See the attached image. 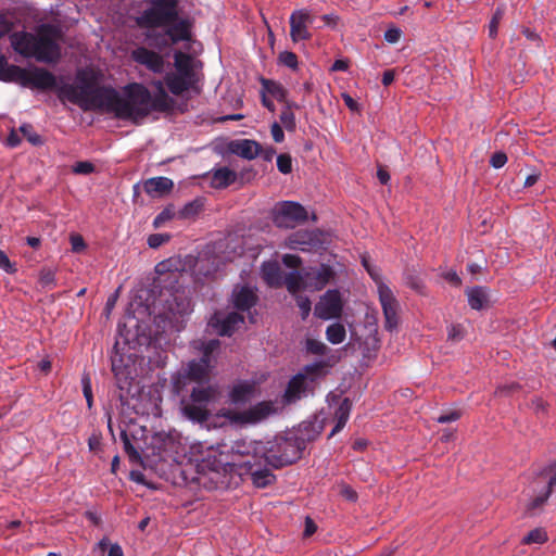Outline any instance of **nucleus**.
Masks as SVG:
<instances>
[{
	"mask_svg": "<svg viewBox=\"0 0 556 556\" xmlns=\"http://www.w3.org/2000/svg\"><path fill=\"white\" fill-rule=\"evenodd\" d=\"M154 96L141 84H129L125 87V98L121 97L118 118L137 122L153 111L165 112L170 109L173 100L167 94L164 83L156 80L153 84Z\"/></svg>",
	"mask_w": 556,
	"mask_h": 556,
	"instance_id": "1",
	"label": "nucleus"
},
{
	"mask_svg": "<svg viewBox=\"0 0 556 556\" xmlns=\"http://www.w3.org/2000/svg\"><path fill=\"white\" fill-rule=\"evenodd\" d=\"M59 31L52 26L43 25L37 35L15 33L11 36V43L16 52L35 58L39 62L54 63L61 56L59 46Z\"/></svg>",
	"mask_w": 556,
	"mask_h": 556,
	"instance_id": "2",
	"label": "nucleus"
},
{
	"mask_svg": "<svg viewBox=\"0 0 556 556\" xmlns=\"http://www.w3.org/2000/svg\"><path fill=\"white\" fill-rule=\"evenodd\" d=\"M85 72L78 73L80 85L73 88L71 100L78 104L83 110H98L105 113H112L118 117L121 105V96L110 87H98L85 79Z\"/></svg>",
	"mask_w": 556,
	"mask_h": 556,
	"instance_id": "3",
	"label": "nucleus"
},
{
	"mask_svg": "<svg viewBox=\"0 0 556 556\" xmlns=\"http://www.w3.org/2000/svg\"><path fill=\"white\" fill-rule=\"evenodd\" d=\"M218 397L219 388L216 384H198L188 395L180 397L179 412L194 424H204L211 417L210 404Z\"/></svg>",
	"mask_w": 556,
	"mask_h": 556,
	"instance_id": "4",
	"label": "nucleus"
},
{
	"mask_svg": "<svg viewBox=\"0 0 556 556\" xmlns=\"http://www.w3.org/2000/svg\"><path fill=\"white\" fill-rule=\"evenodd\" d=\"M333 278V269L328 265L321 264L303 273L293 271L288 274L285 278V285L290 293L296 294L302 290H323Z\"/></svg>",
	"mask_w": 556,
	"mask_h": 556,
	"instance_id": "5",
	"label": "nucleus"
},
{
	"mask_svg": "<svg viewBox=\"0 0 556 556\" xmlns=\"http://www.w3.org/2000/svg\"><path fill=\"white\" fill-rule=\"evenodd\" d=\"M218 340H211L204 345L202 357L199 361L189 362L185 372L178 375L173 380L174 393L179 395L182 392L187 379L197 382L198 384H204L203 382L210 379V374L213 368L211 354L218 348Z\"/></svg>",
	"mask_w": 556,
	"mask_h": 556,
	"instance_id": "6",
	"label": "nucleus"
},
{
	"mask_svg": "<svg viewBox=\"0 0 556 556\" xmlns=\"http://www.w3.org/2000/svg\"><path fill=\"white\" fill-rule=\"evenodd\" d=\"M5 77L10 81L34 89L47 90L54 88L56 85L54 75L40 67L23 68L11 65L5 71Z\"/></svg>",
	"mask_w": 556,
	"mask_h": 556,
	"instance_id": "7",
	"label": "nucleus"
},
{
	"mask_svg": "<svg viewBox=\"0 0 556 556\" xmlns=\"http://www.w3.org/2000/svg\"><path fill=\"white\" fill-rule=\"evenodd\" d=\"M268 448V465L280 468L296 462L304 448L303 441L296 438H279L273 442H265Z\"/></svg>",
	"mask_w": 556,
	"mask_h": 556,
	"instance_id": "8",
	"label": "nucleus"
},
{
	"mask_svg": "<svg viewBox=\"0 0 556 556\" xmlns=\"http://www.w3.org/2000/svg\"><path fill=\"white\" fill-rule=\"evenodd\" d=\"M363 265L377 283L379 302L386 319V328L392 331L399 324V302L392 290L381 281L378 271L369 266L366 257H363Z\"/></svg>",
	"mask_w": 556,
	"mask_h": 556,
	"instance_id": "9",
	"label": "nucleus"
},
{
	"mask_svg": "<svg viewBox=\"0 0 556 556\" xmlns=\"http://www.w3.org/2000/svg\"><path fill=\"white\" fill-rule=\"evenodd\" d=\"M270 402H260L245 410L220 408L215 414L216 419L224 418L229 425H252L257 424L274 413Z\"/></svg>",
	"mask_w": 556,
	"mask_h": 556,
	"instance_id": "10",
	"label": "nucleus"
},
{
	"mask_svg": "<svg viewBox=\"0 0 556 556\" xmlns=\"http://www.w3.org/2000/svg\"><path fill=\"white\" fill-rule=\"evenodd\" d=\"M307 211L296 202L283 201L273 210V222L279 228L291 229L307 219Z\"/></svg>",
	"mask_w": 556,
	"mask_h": 556,
	"instance_id": "11",
	"label": "nucleus"
},
{
	"mask_svg": "<svg viewBox=\"0 0 556 556\" xmlns=\"http://www.w3.org/2000/svg\"><path fill=\"white\" fill-rule=\"evenodd\" d=\"M189 456L190 460L197 465L199 472H219L218 443L216 445H206L202 442L193 443L190 445Z\"/></svg>",
	"mask_w": 556,
	"mask_h": 556,
	"instance_id": "12",
	"label": "nucleus"
},
{
	"mask_svg": "<svg viewBox=\"0 0 556 556\" xmlns=\"http://www.w3.org/2000/svg\"><path fill=\"white\" fill-rule=\"evenodd\" d=\"M344 302L337 289L326 291L316 303L314 314L323 320L337 319L342 316Z\"/></svg>",
	"mask_w": 556,
	"mask_h": 556,
	"instance_id": "13",
	"label": "nucleus"
},
{
	"mask_svg": "<svg viewBox=\"0 0 556 556\" xmlns=\"http://www.w3.org/2000/svg\"><path fill=\"white\" fill-rule=\"evenodd\" d=\"M177 16V10L153 4L152 8L144 10L136 22L140 27L154 28L174 23Z\"/></svg>",
	"mask_w": 556,
	"mask_h": 556,
	"instance_id": "14",
	"label": "nucleus"
},
{
	"mask_svg": "<svg viewBox=\"0 0 556 556\" xmlns=\"http://www.w3.org/2000/svg\"><path fill=\"white\" fill-rule=\"evenodd\" d=\"M290 37L293 42L309 40L312 34L309 26L314 23V15L307 9L294 10L290 15Z\"/></svg>",
	"mask_w": 556,
	"mask_h": 556,
	"instance_id": "15",
	"label": "nucleus"
},
{
	"mask_svg": "<svg viewBox=\"0 0 556 556\" xmlns=\"http://www.w3.org/2000/svg\"><path fill=\"white\" fill-rule=\"evenodd\" d=\"M230 446L236 468L247 466L249 464L245 460L247 457H261L260 455L265 453V442L263 441L239 439L233 441Z\"/></svg>",
	"mask_w": 556,
	"mask_h": 556,
	"instance_id": "16",
	"label": "nucleus"
},
{
	"mask_svg": "<svg viewBox=\"0 0 556 556\" xmlns=\"http://www.w3.org/2000/svg\"><path fill=\"white\" fill-rule=\"evenodd\" d=\"M130 58L137 64L144 66L154 74H162L165 70V58L147 47L141 46L135 48L130 53Z\"/></svg>",
	"mask_w": 556,
	"mask_h": 556,
	"instance_id": "17",
	"label": "nucleus"
},
{
	"mask_svg": "<svg viewBox=\"0 0 556 556\" xmlns=\"http://www.w3.org/2000/svg\"><path fill=\"white\" fill-rule=\"evenodd\" d=\"M243 323L244 317L236 312L229 313L226 316L216 313L210 319V326H212L219 336H231Z\"/></svg>",
	"mask_w": 556,
	"mask_h": 556,
	"instance_id": "18",
	"label": "nucleus"
},
{
	"mask_svg": "<svg viewBox=\"0 0 556 556\" xmlns=\"http://www.w3.org/2000/svg\"><path fill=\"white\" fill-rule=\"evenodd\" d=\"M257 394L256 383L251 380L236 382L229 390V402L233 405H243Z\"/></svg>",
	"mask_w": 556,
	"mask_h": 556,
	"instance_id": "19",
	"label": "nucleus"
},
{
	"mask_svg": "<svg viewBox=\"0 0 556 556\" xmlns=\"http://www.w3.org/2000/svg\"><path fill=\"white\" fill-rule=\"evenodd\" d=\"M210 185L215 189H224L237 180V173L224 166L212 169L207 173Z\"/></svg>",
	"mask_w": 556,
	"mask_h": 556,
	"instance_id": "20",
	"label": "nucleus"
},
{
	"mask_svg": "<svg viewBox=\"0 0 556 556\" xmlns=\"http://www.w3.org/2000/svg\"><path fill=\"white\" fill-rule=\"evenodd\" d=\"M173 187V181L167 177L150 178L143 184L144 191L153 198H160L169 193Z\"/></svg>",
	"mask_w": 556,
	"mask_h": 556,
	"instance_id": "21",
	"label": "nucleus"
},
{
	"mask_svg": "<svg viewBox=\"0 0 556 556\" xmlns=\"http://www.w3.org/2000/svg\"><path fill=\"white\" fill-rule=\"evenodd\" d=\"M229 148L232 153L247 160H253L261 153V146L249 139L232 141Z\"/></svg>",
	"mask_w": 556,
	"mask_h": 556,
	"instance_id": "22",
	"label": "nucleus"
},
{
	"mask_svg": "<svg viewBox=\"0 0 556 556\" xmlns=\"http://www.w3.org/2000/svg\"><path fill=\"white\" fill-rule=\"evenodd\" d=\"M194 81L195 79H191L177 73H169L165 76V84L169 91L175 96H180L187 91Z\"/></svg>",
	"mask_w": 556,
	"mask_h": 556,
	"instance_id": "23",
	"label": "nucleus"
},
{
	"mask_svg": "<svg viewBox=\"0 0 556 556\" xmlns=\"http://www.w3.org/2000/svg\"><path fill=\"white\" fill-rule=\"evenodd\" d=\"M256 299L253 290L248 287L237 288L232 292L233 305L241 311L250 309L255 304Z\"/></svg>",
	"mask_w": 556,
	"mask_h": 556,
	"instance_id": "24",
	"label": "nucleus"
},
{
	"mask_svg": "<svg viewBox=\"0 0 556 556\" xmlns=\"http://www.w3.org/2000/svg\"><path fill=\"white\" fill-rule=\"evenodd\" d=\"M166 35L170 38L173 43L190 40L191 23L188 20H180L167 28Z\"/></svg>",
	"mask_w": 556,
	"mask_h": 556,
	"instance_id": "25",
	"label": "nucleus"
},
{
	"mask_svg": "<svg viewBox=\"0 0 556 556\" xmlns=\"http://www.w3.org/2000/svg\"><path fill=\"white\" fill-rule=\"evenodd\" d=\"M306 377L304 375L294 376L288 383L285 400L287 403H292L301 397V394L305 391Z\"/></svg>",
	"mask_w": 556,
	"mask_h": 556,
	"instance_id": "26",
	"label": "nucleus"
},
{
	"mask_svg": "<svg viewBox=\"0 0 556 556\" xmlns=\"http://www.w3.org/2000/svg\"><path fill=\"white\" fill-rule=\"evenodd\" d=\"M218 463L219 472H236V463L230 444L218 443Z\"/></svg>",
	"mask_w": 556,
	"mask_h": 556,
	"instance_id": "27",
	"label": "nucleus"
},
{
	"mask_svg": "<svg viewBox=\"0 0 556 556\" xmlns=\"http://www.w3.org/2000/svg\"><path fill=\"white\" fill-rule=\"evenodd\" d=\"M175 68L176 73L179 75H184L191 79H194V71H193V60L189 54L184 52L175 53Z\"/></svg>",
	"mask_w": 556,
	"mask_h": 556,
	"instance_id": "28",
	"label": "nucleus"
},
{
	"mask_svg": "<svg viewBox=\"0 0 556 556\" xmlns=\"http://www.w3.org/2000/svg\"><path fill=\"white\" fill-rule=\"evenodd\" d=\"M316 236L311 231H296L287 239V247L290 249H302L304 245H311L315 242Z\"/></svg>",
	"mask_w": 556,
	"mask_h": 556,
	"instance_id": "29",
	"label": "nucleus"
},
{
	"mask_svg": "<svg viewBox=\"0 0 556 556\" xmlns=\"http://www.w3.org/2000/svg\"><path fill=\"white\" fill-rule=\"evenodd\" d=\"M468 303L472 309H481L488 303L486 291L482 287L469 288L466 291Z\"/></svg>",
	"mask_w": 556,
	"mask_h": 556,
	"instance_id": "30",
	"label": "nucleus"
},
{
	"mask_svg": "<svg viewBox=\"0 0 556 556\" xmlns=\"http://www.w3.org/2000/svg\"><path fill=\"white\" fill-rule=\"evenodd\" d=\"M350 413H351V403L348 399H344L336 410L334 416H336L337 422L330 432V437L334 435L337 432L341 431L344 428V426L350 417Z\"/></svg>",
	"mask_w": 556,
	"mask_h": 556,
	"instance_id": "31",
	"label": "nucleus"
},
{
	"mask_svg": "<svg viewBox=\"0 0 556 556\" xmlns=\"http://www.w3.org/2000/svg\"><path fill=\"white\" fill-rule=\"evenodd\" d=\"M248 475L256 488H266L275 481V476L266 468L256 467Z\"/></svg>",
	"mask_w": 556,
	"mask_h": 556,
	"instance_id": "32",
	"label": "nucleus"
},
{
	"mask_svg": "<svg viewBox=\"0 0 556 556\" xmlns=\"http://www.w3.org/2000/svg\"><path fill=\"white\" fill-rule=\"evenodd\" d=\"M261 457H247L245 460L249 462L247 466L237 467L236 472L240 476L248 475L256 467H263L265 465H268V448L267 444H265V453H262L260 455Z\"/></svg>",
	"mask_w": 556,
	"mask_h": 556,
	"instance_id": "33",
	"label": "nucleus"
},
{
	"mask_svg": "<svg viewBox=\"0 0 556 556\" xmlns=\"http://www.w3.org/2000/svg\"><path fill=\"white\" fill-rule=\"evenodd\" d=\"M326 338L331 344H340L346 338L345 327L341 323H333L326 329Z\"/></svg>",
	"mask_w": 556,
	"mask_h": 556,
	"instance_id": "34",
	"label": "nucleus"
},
{
	"mask_svg": "<svg viewBox=\"0 0 556 556\" xmlns=\"http://www.w3.org/2000/svg\"><path fill=\"white\" fill-rule=\"evenodd\" d=\"M262 275L269 286H278L280 283V268L277 263L263 264Z\"/></svg>",
	"mask_w": 556,
	"mask_h": 556,
	"instance_id": "35",
	"label": "nucleus"
},
{
	"mask_svg": "<svg viewBox=\"0 0 556 556\" xmlns=\"http://www.w3.org/2000/svg\"><path fill=\"white\" fill-rule=\"evenodd\" d=\"M184 269L182 261L180 257H169L160 262L155 266V271L159 275H164L166 273L180 271Z\"/></svg>",
	"mask_w": 556,
	"mask_h": 556,
	"instance_id": "36",
	"label": "nucleus"
},
{
	"mask_svg": "<svg viewBox=\"0 0 556 556\" xmlns=\"http://www.w3.org/2000/svg\"><path fill=\"white\" fill-rule=\"evenodd\" d=\"M18 131L33 146H41V144H43L42 137L34 129L33 125H30V124H23V125L20 126Z\"/></svg>",
	"mask_w": 556,
	"mask_h": 556,
	"instance_id": "37",
	"label": "nucleus"
},
{
	"mask_svg": "<svg viewBox=\"0 0 556 556\" xmlns=\"http://www.w3.org/2000/svg\"><path fill=\"white\" fill-rule=\"evenodd\" d=\"M548 540L547 533L542 528L531 530L523 539L522 544H543Z\"/></svg>",
	"mask_w": 556,
	"mask_h": 556,
	"instance_id": "38",
	"label": "nucleus"
},
{
	"mask_svg": "<svg viewBox=\"0 0 556 556\" xmlns=\"http://www.w3.org/2000/svg\"><path fill=\"white\" fill-rule=\"evenodd\" d=\"M280 123L288 131H294L296 128L295 115L292 112V108L288 104L280 113Z\"/></svg>",
	"mask_w": 556,
	"mask_h": 556,
	"instance_id": "39",
	"label": "nucleus"
},
{
	"mask_svg": "<svg viewBox=\"0 0 556 556\" xmlns=\"http://www.w3.org/2000/svg\"><path fill=\"white\" fill-rule=\"evenodd\" d=\"M38 281L43 289L52 290L56 287L55 273L52 269L42 268Z\"/></svg>",
	"mask_w": 556,
	"mask_h": 556,
	"instance_id": "40",
	"label": "nucleus"
},
{
	"mask_svg": "<svg viewBox=\"0 0 556 556\" xmlns=\"http://www.w3.org/2000/svg\"><path fill=\"white\" fill-rule=\"evenodd\" d=\"M202 210V203L200 201H192L187 203L178 213L180 218H191L199 214Z\"/></svg>",
	"mask_w": 556,
	"mask_h": 556,
	"instance_id": "41",
	"label": "nucleus"
},
{
	"mask_svg": "<svg viewBox=\"0 0 556 556\" xmlns=\"http://www.w3.org/2000/svg\"><path fill=\"white\" fill-rule=\"evenodd\" d=\"M121 439L124 443V451L128 455L129 459L131 462H139L141 459L139 452L136 450V447L131 444L128 434L126 431H123L121 433Z\"/></svg>",
	"mask_w": 556,
	"mask_h": 556,
	"instance_id": "42",
	"label": "nucleus"
},
{
	"mask_svg": "<svg viewBox=\"0 0 556 556\" xmlns=\"http://www.w3.org/2000/svg\"><path fill=\"white\" fill-rule=\"evenodd\" d=\"M277 168L281 174H290L292 172V157L288 153H282L277 156Z\"/></svg>",
	"mask_w": 556,
	"mask_h": 556,
	"instance_id": "43",
	"label": "nucleus"
},
{
	"mask_svg": "<svg viewBox=\"0 0 556 556\" xmlns=\"http://www.w3.org/2000/svg\"><path fill=\"white\" fill-rule=\"evenodd\" d=\"M81 386H83V393L86 399L88 408H91L92 404H93V396H92V390H91V379L88 374L83 375Z\"/></svg>",
	"mask_w": 556,
	"mask_h": 556,
	"instance_id": "44",
	"label": "nucleus"
},
{
	"mask_svg": "<svg viewBox=\"0 0 556 556\" xmlns=\"http://www.w3.org/2000/svg\"><path fill=\"white\" fill-rule=\"evenodd\" d=\"M504 16V9L497 8L489 24V36L495 38L501 20Z\"/></svg>",
	"mask_w": 556,
	"mask_h": 556,
	"instance_id": "45",
	"label": "nucleus"
},
{
	"mask_svg": "<svg viewBox=\"0 0 556 556\" xmlns=\"http://www.w3.org/2000/svg\"><path fill=\"white\" fill-rule=\"evenodd\" d=\"M296 304L301 311L302 319H306L311 313L312 309V303L311 300L305 295L294 294Z\"/></svg>",
	"mask_w": 556,
	"mask_h": 556,
	"instance_id": "46",
	"label": "nucleus"
},
{
	"mask_svg": "<svg viewBox=\"0 0 556 556\" xmlns=\"http://www.w3.org/2000/svg\"><path fill=\"white\" fill-rule=\"evenodd\" d=\"M306 349L308 352L315 355H324L326 354L328 348L325 343L321 341L315 340V339H307L306 340Z\"/></svg>",
	"mask_w": 556,
	"mask_h": 556,
	"instance_id": "47",
	"label": "nucleus"
},
{
	"mask_svg": "<svg viewBox=\"0 0 556 556\" xmlns=\"http://www.w3.org/2000/svg\"><path fill=\"white\" fill-rule=\"evenodd\" d=\"M175 217V212L173 207L168 206L164 208L153 220V226L155 228H160L163 226L166 222L173 219Z\"/></svg>",
	"mask_w": 556,
	"mask_h": 556,
	"instance_id": "48",
	"label": "nucleus"
},
{
	"mask_svg": "<svg viewBox=\"0 0 556 556\" xmlns=\"http://www.w3.org/2000/svg\"><path fill=\"white\" fill-rule=\"evenodd\" d=\"M548 497H549V492H545V491L542 494L535 496L532 501H530L528 503L527 511L533 513L534 510L540 509L545 504V502L548 500Z\"/></svg>",
	"mask_w": 556,
	"mask_h": 556,
	"instance_id": "49",
	"label": "nucleus"
},
{
	"mask_svg": "<svg viewBox=\"0 0 556 556\" xmlns=\"http://www.w3.org/2000/svg\"><path fill=\"white\" fill-rule=\"evenodd\" d=\"M465 334L464 327L459 324L451 325L447 328V340L452 342H459Z\"/></svg>",
	"mask_w": 556,
	"mask_h": 556,
	"instance_id": "50",
	"label": "nucleus"
},
{
	"mask_svg": "<svg viewBox=\"0 0 556 556\" xmlns=\"http://www.w3.org/2000/svg\"><path fill=\"white\" fill-rule=\"evenodd\" d=\"M266 88H267V91L274 98H276L278 101H285L286 100V93L287 92H286V90L283 89V87L281 85L266 81Z\"/></svg>",
	"mask_w": 556,
	"mask_h": 556,
	"instance_id": "51",
	"label": "nucleus"
},
{
	"mask_svg": "<svg viewBox=\"0 0 556 556\" xmlns=\"http://www.w3.org/2000/svg\"><path fill=\"white\" fill-rule=\"evenodd\" d=\"M170 239V236L168 233H153L150 235L148 238V244L152 249H156L161 247L162 244L168 242Z\"/></svg>",
	"mask_w": 556,
	"mask_h": 556,
	"instance_id": "52",
	"label": "nucleus"
},
{
	"mask_svg": "<svg viewBox=\"0 0 556 556\" xmlns=\"http://www.w3.org/2000/svg\"><path fill=\"white\" fill-rule=\"evenodd\" d=\"M279 61L283 65L290 68H296L298 66V56L295 53L290 51H283L279 54Z\"/></svg>",
	"mask_w": 556,
	"mask_h": 556,
	"instance_id": "53",
	"label": "nucleus"
},
{
	"mask_svg": "<svg viewBox=\"0 0 556 556\" xmlns=\"http://www.w3.org/2000/svg\"><path fill=\"white\" fill-rule=\"evenodd\" d=\"M93 170H94V165L87 161L77 162L73 166V172L78 175H88V174H91Z\"/></svg>",
	"mask_w": 556,
	"mask_h": 556,
	"instance_id": "54",
	"label": "nucleus"
},
{
	"mask_svg": "<svg viewBox=\"0 0 556 556\" xmlns=\"http://www.w3.org/2000/svg\"><path fill=\"white\" fill-rule=\"evenodd\" d=\"M460 416H462V412L460 410L453 409V410H450V412L439 416L437 421L440 422V424L452 422V421L458 420L460 418Z\"/></svg>",
	"mask_w": 556,
	"mask_h": 556,
	"instance_id": "55",
	"label": "nucleus"
},
{
	"mask_svg": "<svg viewBox=\"0 0 556 556\" xmlns=\"http://www.w3.org/2000/svg\"><path fill=\"white\" fill-rule=\"evenodd\" d=\"M70 240H71V244H72V250L74 252L79 253L85 250L86 243L84 241V238L80 235H72Z\"/></svg>",
	"mask_w": 556,
	"mask_h": 556,
	"instance_id": "56",
	"label": "nucleus"
},
{
	"mask_svg": "<svg viewBox=\"0 0 556 556\" xmlns=\"http://www.w3.org/2000/svg\"><path fill=\"white\" fill-rule=\"evenodd\" d=\"M507 162V155L503 152H496L492 155L491 160H490V164L494 167V168H501L503 167Z\"/></svg>",
	"mask_w": 556,
	"mask_h": 556,
	"instance_id": "57",
	"label": "nucleus"
},
{
	"mask_svg": "<svg viewBox=\"0 0 556 556\" xmlns=\"http://www.w3.org/2000/svg\"><path fill=\"white\" fill-rule=\"evenodd\" d=\"M270 132L275 142L280 143L285 140L282 127L278 123H273L270 126Z\"/></svg>",
	"mask_w": 556,
	"mask_h": 556,
	"instance_id": "58",
	"label": "nucleus"
},
{
	"mask_svg": "<svg viewBox=\"0 0 556 556\" xmlns=\"http://www.w3.org/2000/svg\"><path fill=\"white\" fill-rule=\"evenodd\" d=\"M340 494L348 501L355 502L357 500V493L350 485L343 484L340 489Z\"/></svg>",
	"mask_w": 556,
	"mask_h": 556,
	"instance_id": "59",
	"label": "nucleus"
},
{
	"mask_svg": "<svg viewBox=\"0 0 556 556\" xmlns=\"http://www.w3.org/2000/svg\"><path fill=\"white\" fill-rule=\"evenodd\" d=\"M0 268H2L3 270H5L7 273H10V274L15 271V267L10 262L8 255L1 250H0Z\"/></svg>",
	"mask_w": 556,
	"mask_h": 556,
	"instance_id": "60",
	"label": "nucleus"
},
{
	"mask_svg": "<svg viewBox=\"0 0 556 556\" xmlns=\"http://www.w3.org/2000/svg\"><path fill=\"white\" fill-rule=\"evenodd\" d=\"M402 31L399 28H390L384 33V39L389 43H395L400 40Z\"/></svg>",
	"mask_w": 556,
	"mask_h": 556,
	"instance_id": "61",
	"label": "nucleus"
},
{
	"mask_svg": "<svg viewBox=\"0 0 556 556\" xmlns=\"http://www.w3.org/2000/svg\"><path fill=\"white\" fill-rule=\"evenodd\" d=\"M544 471V468L541 470L540 472V477H544V476H549V479H548V482H547V486H546V490L545 492H549V495L552 494V491L553 489L556 486V470L555 471H552V472H548V471Z\"/></svg>",
	"mask_w": 556,
	"mask_h": 556,
	"instance_id": "62",
	"label": "nucleus"
},
{
	"mask_svg": "<svg viewBox=\"0 0 556 556\" xmlns=\"http://www.w3.org/2000/svg\"><path fill=\"white\" fill-rule=\"evenodd\" d=\"M282 261L286 266L291 268H296L301 265V258L293 254H286Z\"/></svg>",
	"mask_w": 556,
	"mask_h": 556,
	"instance_id": "63",
	"label": "nucleus"
},
{
	"mask_svg": "<svg viewBox=\"0 0 556 556\" xmlns=\"http://www.w3.org/2000/svg\"><path fill=\"white\" fill-rule=\"evenodd\" d=\"M407 285L418 292H421L425 287L422 280L419 279L418 277H408Z\"/></svg>",
	"mask_w": 556,
	"mask_h": 556,
	"instance_id": "64",
	"label": "nucleus"
}]
</instances>
